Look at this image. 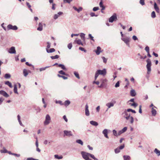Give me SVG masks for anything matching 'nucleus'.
I'll use <instances>...</instances> for the list:
<instances>
[{
  "instance_id": "nucleus-21",
  "label": "nucleus",
  "mask_w": 160,
  "mask_h": 160,
  "mask_svg": "<svg viewBox=\"0 0 160 160\" xmlns=\"http://www.w3.org/2000/svg\"><path fill=\"white\" fill-rule=\"evenodd\" d=\"M130 95L132 96H135L136 95V93L135 90L134 89H132L130 91Z\"/></svg>"
},
{
  "instance_id": "nucleus-11",
  "label": "nucleus",
  "mask_w": 160,
  "mask_h": 160,
  "mask_svg": "<svg viewBox=\"0 0 160 160\" xmlns=\"http://www.w3.org/2000/svg\"><path fill=\"white\" fill-rule=\"evenodd\" d=\"M115 103V102H108L106 104V106L108 107V109L114 106V104Z\"/></svg>"
},
{
  "instance_id": "nucleus-43",
  "label": "nucleus",
  "mask_w": 160,
  "mask_h": 160,
  "mask_svg": "<svg viewBox=\"0 0 160 160\" xmlns=\"http://www.w3.org/2000/svg\"><path fill=\"white\" fill-rule=\"evenodd\" d=\"M112 133L113 135L115 136H118V133H117V131L115 130H112Z\"/></svg>"
},
{
  "instance_id": "nucleus-6",
  "label": "nucleus",
  "mask_w": 160,
  "mask_h": 160,
  "mask_svg": "<svg viewBox=\"0 0 160 160\" xmlns=\"http://www.w3.org/2000/svg\"><path fill=\"white\" fill-rule=\"evenodd\" d=\"M51 120V118L48 114H47L45 117V120L44 122V124L45 125H47L50 123V121Z\"/></svg>"
},
{
  "instance_id": "nucleus-32",
  "label": "nucleus",
  "mask_w": 160,
  "mask_h": 160,
  "mask_svg": "<svg viewBox=\"0 0 160 160\" xmlns=\"http://www.w3.org/2000/svg\"><path fill=\"white\" fill-rule=\"evenodd\" d=\"M11 77V75L9 73H6L5 74L4 78L6 79H9Z\"/></svg>"
},
{
  "instance_id": "nucleus-8",
  "label": "nucleus",
  "mask_w": 160,
  "mask_h": 160,
  "mask_svg": "<svg viewBox=\"0 0 160 160\" xmlns=\"http://www.w3.org/2000/svg\"><path fill=\"white\" fill-rule=\"evenodd\" d=\"M64 132V136H72V132L71 131H68L67 130H64L63 131Z\"/></svg>"
},
{
  "instance_id": "nucleus-37",
  "label": "nucleus",
  "mask_w": 160,
  "mask_h": 160,
  "mask_svg": "<svg viewBox=\"0 0 160 160\" xmlns=\"http://www.w3.org/2000/svg\"><path fill=\"white\" fill-rule=\"evenodd\" d=\"M129 104L131 106H133L134 108H136L138 106V104L135 103V102H134L133 103H129Z\"/></svg>"
},
{
  "instance_id": "nucleus-52",
  "label": "nucleus",
  "mask_w": 160,
  "mask_h": 160,
  "mask_svg": "<svg viewBox=\"0 0 160 160\" xmlns=\"http://www.w3.org/2000/svg\"><path fill=\"white\" fill-rule=\"evenodd\" d=\"M72 47V44L71 43H69L68 45V47L69 49H71Z\"/></svg>"
},
{
  "instance_id": "nucleus-44",
  "label": "nucleus",
  "mask_w": 160,
  "mask_h": 160,
  "mask_svg": "<svg viewBox=\"0 0 160 160\" xmlns=\"http://www.w3.org/2000/svg\"><path fill=\"white\" fill-rule=\"evenodd\" d=\"M102 60H103V62L105 63H106V62H107V58H106L105 57H102Z\"/></svg>"
},
{
  "instance_id": "nucleus-61",
  "label": "nucleus",
  "mask_w": 160,
  "mask_h": 160,
  "mask_svg": "<svg viewBox=\"0 0 160 160\" xmlns=\"http://www.w3.org/2000/svg\"><path fill=\"white\" fill-rule=\"evenodd\" d=\"M119 81H118L115 84V87L116 88H118L119 86Z\"/></svg>"
},
{
  "instance_id": "nucleus-14",
  "label": "nucleus",
  "mask_w": 160,
  "mask_h": 160,
  "mask_svg": "<svg viewBox=\"0 0 160 160\" xmlns=\"http://www.w3.org/2000/svg\"><path fill=\"white\" fill-rule=\"evenodd\" d=\"M88 104H86L85 106V115L87 116H89V112L88 110Z\"/></svg>"
},
{
  "instance_id": "nucleus-1",
  "label": "nucleus",
  "mask_w": 160,
  "mask_h": 160,
  "mask_svg": "<svg viewBox=\"0 0 160 160\" xmlns=\"http://www.w3.org/2000/svg\"><path fill=\"white\" fill-rule=\"evenodd\" d=\"M107 72L105 68H104L102 70H98L96 72L94 78L95 80H96L98 78V76L100 75H102L103 76H105Z\"/></svg>"
},
{
  "instance_id": "nucleus-35",
  "label": "nucleus",
  "mask_w": 160,
  "mask_h": 160,
  "mask_svg": "<svg viewBox=\"0 0 160 160\" xmlns=\"http://www.w3.org/2000/svg\"><path fill=\"white\" fill-rule=\"evenodd\" d=\"M90 157L93 159L94 160H98V159L95 157V156L92 154L90 153Z\"/></svg>"
},
{
  "instance_id": "nucleus-33",
  "label": "nucleus",
  "mask_w": 160,
  "mask_h": 160,
  "mask_svg": "<svg viewBox=\"0 0 160 160\" xmlns=\"http://www.w3.org/2000/svg\"><path fill=\"white\" fill-rule=\"evenodd\" d=\"M77 43L79 45H81L82 46L83 45V43L82 42L81 40L80 39H78L76 41Z\"/></svg>"
},
{
  "instance_id": "nucleus-62",
  "label": "nucleus",
  "mask_w": 160,
  "mask_h": 160,
  "mask_svg": "<svg viewBox=\"0 0 160 160\" xmlns=\"http://www.w3.org/2000/svg\"><path fill=\"white\" fill-rule=\"evenodd\" d=\"M80 50H81L82 51H84V52H86V50H85L84 48L82 47H80L79 48Z\"/></svg>"
},
{
  "instance_id": "nucleus-30",
  "label": "nucleus",
  "mask_w": 160,
  "mask_h": 160,
  "mask_svg": "<svg viewBox=\"0 0 160 160\" xmlns=\"http://www.w3.org/2000/svg\"><path fill=\"white\" fill-rule=\"evenodd\" d=\"M154 152L157 154L158 156H160V151L158 150L157 148L154 149Z\"/></svg>"
},
{
  "instance_id": "nucleus-20",
  "label": "nucleus",
  "mask_w": 160,
  "mask_h": 160,
  "mask_svg": "<svg viewBox=\"0 0 160 160\" xmlns=\"http://www.w3.org/2000/svg\"><path fill=\"white\" fill-rule=\"evenodd\" d=\"M17 118H18V121L19 122V123L20 124V125L22 126H23V127H24V125L22 124L21 121V120H20V118H20V116L19 115H18L17 116Z\"/></svg>"
},
{
  "instance_id": "nucleus-27",
  "label": "nucleus",
  "mask_w": 160,
  "mask_h": 160,
  "mask_svg": "<svg viewBox=\"0 0 160 160\" xmlns=\"http://www.w3.org/2000/svg\"><path fill=\"white\" fill-rule=\"evenodd\" d=\"M70 103V102L68 100H66L64 102V105L67 107V106H68Z\"/></svg>"
},
{
  "instance_id": "nucleus-57",
  "label": "nucleus",
  "mask_w": 160,
  "mask_h": 160,
  "mask_svg": "<svg viewBox=\"0 0 160 160\" xmlns=\"http://www.w3.org/2000/svg\"><path fill=\"white\" fill-rule=\"evenodd\" d=\"M127 129V127H124L121 130L122 131L123 133L125 132Z\"/></svg>"
},
{
  "instance_id": "nucleus-34",
  "label": "nucleus",
  "mask_w": 160,
  "mask_h": 160,
  "mask_svg": "<svg viewBox=\"0 0 160 160\" xmlns=\"http://www.w3.org/2000/svg\"><path fill=\"white\" fill-rule=\"evenodd\" d=\"M85 34L83 33H80V36L81 37V38L83 40H84L85 39Z\"/></svg>"
},
{
  "instance_id": "nucleus-3",
  "label": "nucleus",
  "mask_w": 160,
  "mask_h": 160,
  "mask_svg": "<svg viewBox=\"0 0 160 160\" xmlns=\"http://www.w3.org/2000/svg\"><path fill=\"white\" fill-rule=\"evenodd\" d=\"M82 156L83 159L87 160L89 158L90 153L84 151H82L81 152Z\"/></svg>"
},
{
  "instance_id": "nucleus-28",
  "label": "nucleus",
  "mask_w": 160,
  "mask_h": 160,
  "mask_svg": "<svg viewBox=\"0 0 160 160\" xmlns=\"http://www.w3.org/2000/svg\"><path fill=\"white\" fill-rule=\"evenodd\" d=\"M46 51L48 53H51L54 52L55 51V49L53 48H51L49 50L46 49Z\"/></svg>"
},
{
  "instance_id": "nucleus-29",
  "label": "nucleus",
  "mask_w": 160,
  "mask_h": 160,
  "mask_svg": "<svg viewBox=\"0 0 160 160\" xmlns=\"http://www.w3.org/2000/svg\"><path fill=\"white\" fill-rule=\"evenodd\" d=\"M58 66L59 67H61L62 69L64 70H66L67 69L65 67V66L64 65L62 64H59L58 65Z\"/></svg>"
},
{
  "instance_id": "nucleus-18",
  "label": "nucleus",
  "mask_w": 160,
  "mask_h": 160,
  "mask_svg": "<svg viewBox=\"0 0 160 160\" xmlns=\"http://www.w3.org/2000/svg\"><path fill=\"white\" fill-rule=\"evenodd\" d=\"M43 29L42 25L41 22H39L38 24V28L37 29L39 31H42Z\"/></svg>"
},
{
  "instance_id": "nucleus-25",
  "label": "nucleus",
  "mask_w": 160,
  "mask_h": 160,
  "mask_svg": "<svg viewBox=\"0 0 160 160\" xmlns=\"http://www.w3.org/2000/svg\"><path fill=\"white\" fill-rule=\"evenodd\" d=\"M13 91L15 93L18 94V93L17 91V86L16 84L14 85Z\"/></svg>"
},
{
  "instance_id": "nucleus-56",
  "label": "nucleus",
  "mask_w": 160,
  "mask_h": 160,
  "mask_svg": "<svg viewBox=\"0 0 160 160\" xmlns=\"http://www.w3.org/2000/svg\"><path fill=\"white\" fill-rule=\"evenodd\" d=\"M72 0H63V2L64 3H70V2H71Z\"/></svg>"
},
{
  "instance_id": "nucleus-51",
  "label": "nucleus",
  "mask_w": 160,
  "mask_h": 160,
  "mask_svg": "<svg viewBox=\"0 0 160 160\" xmlns=\"http://www.w3.org/2000/svg\"><path fill=\"white\" fill-rule=\"evenodd\" d=\"M140 3L142 6L144 5V0H140L139 2Z\"/></svg>"
},
{
  "instance_id": "nucleus-40",
  "label": "nucleus",
  "mask_w": 160,
  "mask_h": 160,
  "mask_svg": "<svg viewBox=\"0 0 160 160\" xmlns=\"http://www.w3.org/2000/svg\"><path fill=\"white\" fill-rule=\"evenodd\" d=\"M128 120L132 124L134 122V119L132 116L131 117V118H130Z\"/></svg>"
},
{
  "instance_id": "nucleus-58",
  "label": "nucleus",
  "mask_w": 160,
  "mask_h": 160,
  "mask_svg": "<svg viewBox=\"0 0 160 160\" xmlns=\"http://www.w3.org/2000/svg\"><path fill=\"white\" fill-rule=\"evenodd\" d=\"M59 73L61 74L64 75H66L65 73L62 70H61L58 72Z\"/></svg>"
},
{
  "instance_id": "nucleus-9",
  "label": "nucleus",
  "mask_w": 160,
  "mask_h": 160,
  "mask_svg": "<svg viewBox=\"0 0 160 160\" xmlns=\"http://www.w3.org/2000/svg\"><path fill=\"white\" fill-rule=\"evenodd\" d=\"M9 53L11 54H15L16 53V51L15 49V48L14 47H11L8 51Z\"/></svg>"
},
{
  "instance_id": "nucleus-53",
  "label": "nucleus",
  "mask_w": 160,
  "mask_h": 160,
  "mask_svg": "<svg viewBox=\"0 0 160 160\" xmlns=\"http://www.w3.org/2000/svg\"><path fill=\"white\" fill-rule=\"evenodd\" d=\"M90 15L92 17L94 16L97 17L98 16V15H95V13L93 12H91L90 13Z\"/></svg>"
},
{
  "instance_id": "nucleus-38",
  "label": "nucleus",
  "mask_w": 160,
  "mask_h": 160,
  "mask_svg": "<svg viewBox=\"0 0 160 160\" xmlns=\"http://www.w3.org/2000/svg\"><path fill=\"white\" fill-rule=\"evenodd\" d=\"M54 157L55 158L58 159H61L62 158V156H59L58 155H54Z\"/></svg>"
},
{
  "instance_id": "nucleus-48",
  "label": "nucleus",
  "mask_w": 160,
  "mask_h": 160,
  "mask_svg": "<svg viewBox=\"0 0 160 160\" xmlns=\"http://www.w3.org/2000/svg\"><path fill=\"white\" fill-rule=\"evenodd\" d=\"M120 149L118 148L115 149V152L116 153H117L120 152Z\"/></svg>"
},
{
  "instance_id": "nucleus-39",
  "label": "nucleus",
  "mask_w": 160,
  "mask_h": 160,
  "mask_svg": "<svg viewBox=\"0 0 160 160\" xmlns=\"http://www.w3.org/2000/svg\"><path fill=\"white\" fill-rule=\"evenodd\" d=\"M156 14L154 11H153L151 13V17L152 18H154L156 17Z\"/></svg>"
},
{
  "instance_id": "nucleus-24",
  "label": "nucleus",
  "mask_w": 160,
  "mask_h": 160,
  "mask_svg": "<svg viewBox=\"0 0 160 160\" xmlns=\"http://www.w3.org/2000/svg\"><path fill=\"white\" fill-rule=\"evenodd\" d=\"M5 84L8 85L9 87L11 88H12V87L11 83L8 81L5 82Z\"/></svg>"
},
{
  "instance_id": "nucleus-60",
  "label": "nucleus",
  "mask_w": 160,
  "mask_h": 160,
  "mask_svg": "<svg viewBox=\"0 0 160 160\" xmlns=\"http://www.w3.org/2000/svg\"><path fill=\"white\" fill-rule=\"evenodd\" d=\"M145 50L147 52H149V48L148 46H146L145 48Z\"/></svg>"
},
{
  "instance_id": "nucleus-36",
  "label": "nucleus",
  "mask_w": 160,
  "mask_h": 160,
  "mask_svg": "<svg viewBox=\"0 0 160 160\" xmlns=\"http://www.w3.org/2000/svg\"><path fill=\"white\" fill-rule=\"evenodd\" d=\"M52 59H58L59 58V56L58 55H56L55 56H52L50 57Z\"/></svg>"
},
{
  "instance_id": "nucleus-42",
  "label": "nucleus",
  "mask_w": 160,
  "mask_h": 160,
  "mask_svg": "<svg viewBox=\"0 0 160 160\" xmlns=\"http://www.w3.org/2000/svg\"><path fill=\"white\" fill-rule=\"evenodd\" d=\"M127 111L128 112H132L133 113H136V112L133 110L132 109H127Z\"/></svg>"
},
{
  "instance_id": "nucleus-16",
  "label": "nucleus",
  "mask_w": 160,
  "mask_h": 160,
  "mask_svg": "<svg viewBox=\"0 0 160 160\" xmlns=\"http://www.w3.org/2000/svg\"><path fill=\"white\" fill-rule=\"evenodd\" d=\"M63 14V12H59L57 14H55L54 15L53 18L54 19H57L60 15H62Z\"/></svg>"
},
{
  "instance_id": "nucleus-17",
  "label": "nucleus",
  "mask_w": 160,
  "mask_h": 160,
  "mask_svg": "<svg viewBox=\"0 0 160 160\" xmlns=\"http://www.w3.org/2000/svg\"><path fill=\"white\" fill-rule=\"evenodd\" d=\"M154 7L156 12H157L158 13H159V9L158 7V6L156 3L155 2H154Z\"/></svg>"
},
{
  "instance_id": "nucleus-23",
  "label": "nucleus",
  "mask_w": 160,
  "mask_h": 160,
  "mask_svg": "<svg viewBox=\"0 0 160 160\" xmlns=\"http://www.w3.org/2000/svg\"><path fill=\"white\" fill-rule=\"evenodd\" d=\"M23 73L24 76L25 77H26L28 74V70L26 69H24L23 70Z\"/></svg>"
},
{
  "instance_id": "nucleus-22",
  "label": "nucleus",
  "mask_w": 160,
  "mask_h": 160,
  "mask_svg": "<svg viewBox=\"0 0 160 160\" xmlns=\"http://www.w3.org/2000/svg\"><path fill=\"white\" fill-rule=\"evenodd\" d=\"M152 114L153 116H155L156 114L157 111L155 109H154L153 108H152Z\"/></svg>"
},
{
  "instance_id": "nucleus-2",
  "label": "nucleus",
  "mask_w": 160,
  "mask_h": 160,
  "mask_svg": "<svg viewBox=\"0 0 160 160\" xmlns=\"http://www.w3.org/2000/svg\"><path fill=\"white\" fill-rule=\"evenodd\" d=\"M147 64L146 65L147 68V74H149L150 72L151 71V62L150 59L148 58L146 60Z\"/></svg>"
},
{
  "instance_id": "nucleus-59",
  "label": "nucleus",
  "mask_w": 160,
  "mask_h": 160,
  "mask_svg": "<svg viewBox=\"0 0 160 160\" xmlns=\"http://www.w3.org/2000/svg\"><path fill=\"white\" fill-rule=\"evenodd\" d=\"M99 8L98 7H94L93 8V10L94 11H96L97 10H99Z\"/></svg>"
},
{
  "instance_id": "nucleus-47",
  "label": "nucleus",
  "mask_w": 160,
  "mask_h": 160,
  "mask_svg": "<svg viewBox=\"0 0 160 160\" xmlns=\"http://www.w3.org/2000/svg\"><path fill=\"white\" fill-rule=\"evenodd\" d=\"M55 102L56 103H59V104L60 105H63L64 104L62 103V101H60V100H59V101H57L56 100V101H55Z\"/></svg>"
},
{
  "instance_id": "nucleus-31",
  "label": "nucleus",
  "mask_w": 160,
  "mask_h": 160,
  "mask_svg": "<svg viewBox=\"0 0 160 160\" xmlns=\"http://www.w3.org/2000/svg\"><path fill=\"white\" fill-rule=\"evenodd\" d=\"M76 142L81 144V145H83V142L81 139H78L76 140Z\"/></svg>"
},
{
  "instance_id": "nucleus-64",
  "label": "nucleus",
  "mask_w": 160,
  "mask_h": 160,
  "mask_svg": "<svg viewBox=\"0 0 160 160\" xmlns=\"http://www.w3.org/2000/svg\"><path fill=\"white\" fill-rule=\"evenodd\" d=\"M124 147V145L123 144L122 145L120 146L119 147H118L120 150H122L123 149Z\"/></svg>"
},
{
  "instance_id": "nucleus-5",
  "label": "nucleus",
  "mask_w": 160,
  "mask_h": 160,
  "mask_svg": "<svg viewBox=\"0 0 160 160\" xmlns=\"http://www.w3.org/2000/svg\"><path fill=\"white\" fill-rule=\"evenodd\" d=\"M117 20V15L116 13H114L112 16L109 18V22H112L114 21H116Z\"/></svg>"
},
{
  "instance_id": "nucleus-54",
  "label": "nucleus",
  "mask_w": 160,
  "mask_h": 160,
  "mask_svg": "<svg viewBox=\"0 0 160 160\" xmlns=\"http://www.w3.org/2000/svg\"><path fill=\"white\" fill-rule=\"evenodd\" d=\"M26 65H27L28 66H32V68H33V69H34V66H33L31 64H29V62H26Z\"/></svg>"
},
{
  "instance_id": "nucleus-63",
  "label": "nucleus",
  "mask_w": 160,
  "mask_h": 160,
  "mask_svg": "<svg viewBox=\"0 0 160 160\" xmlns=\"http://www.w3.org/2000/svg\"><path fill=\"white\" fill-rule=\"evenodd\" d=\"M8 151L6 149H4V150H2L1 151V153H7L8 152Z\"/></svg>"
},
{
  "instance_id": "nucleus-55",
  "label": "nucleus",
  "mask_w": 160,
  "mask_h": 160,
  "mask_svg": "<svg viewBox=\"0 0 160 160\" xmlns=\"http://www.w3.org/2000/svg\"><path fill=\"white\" fill-rule=\"evenodd\" d=\"M88 37L91 40H92V41H94L93 37H92V35L91 34H88Z\"/></svg>"
},
{
  "instance_id": "nucleus-10",
  "label": "nucleus",
  "mask_w": 160,
  "mask_h": 160,
  "mask_svg": "<svg viewBox=\"0 0 160 160\" xmlns=\"http://www.w3.org/2000/svg\"><path fill=\"white\" fill-rule=\"evenodd\" d=\"M107 81L106 79H102L101 80V83L100 86H98L99 88H102L106 85V83Z\"/></svg>"
},
{
  "instance_id": "nucleus-49",
  "label": "nucleus",
  "mask_w": 160,
  "mask_h": 160,
  "mask_svg": "<svg viewBox=\"0 0 160 160\" xmlns=\"http://www.w3.org/2000/svg\"><path fill=\"white\" fill-rule=\"evenodd\" d=\"M47 48H46V49H48L49 48H50V46H51V43L50 42H47Z\"/></svg>"
},
{
  "instance_id": "nucleus-4",
  "label": "nucleus",
  "mask_w": 160,
  "mask_h": 160,
  "mask_svg": "<svg viewBox=\"0 0 160 160\" xmlns=\"http://www.w3.org/2000/svg\"><path fill=\"white\" fill-rule=\"evenodd\" d=\"M130 38L128 37H125L122 38H121V39L126 44L128 47H130Z\"/></svg>"
},
{
  "instance_id": "nucleus-15",
  "label": "nucleus",
  "mask_w": 160,
  "mask_h": 160,
  "mask_svg": "<svg viewBox=\"0 0 160 160\" xmlns=\"http://www.w3.org/2000/svg\"><path fill=\"white\" fill-rule=\"evenodd\" d=\"M0 94L6 98L8 97L9 96V95L6 92L3 90L0 91Z\"/></svg>"
},
{
  "instance_id": "nucleus-50",
  "label": "nucleus",
  "mask_w": 160,
  "mask_h": 160,
  "mask_svg": "<svg viewBox=\"0 0 160 160\" xmlns=\"http://www.w3.org/2000/svg\"><path fill=\"white\" fill-rule=\"evenodd\" d=\"M99 6L101 8L105 7L103 5V2H102V0H101V1L99 3Z\"/></svg>"
},
{
  "instance_id": "nucleus-7",
  "label": "nucleus",
  "mask_w": 160,
  "mask_h": 160,
  "mask_svg": "<svg viewBox=\"0 0 160 160\" xmlns=\"http://www.w3.org/2000/svg\"><path fill=\"white\" fill-rule=\"evenodd\" d=\"M7 29L8 30L12 29L14 30H16L18 29V27L15 25L13 26L11 24H9L7 26Z\"/></svg>"
},
{
  "instance_id": "nucleus-19",
  "label": "nucleus",
  "mask_w": 160,
  "mask_h": 160,
  "mask_svg": "<svg viewBox=\"0 0 160 160\" xmlns=\"http://www.w3.org/2000/svg\"><path fill=\"white\" fill-rule=\"evenodd\" d=\"M90 123L91 125L95 126H97L98 124V123L97 122L93 121H90Z\"/></svg>"
},
{
  "instance_id": "nucleus-41",
  "label": "nucleus",
  "mask_w": 160,
  "mask_h": 160,
  "mask_svg": "<svg viewBox=\"0 0 160 160\" xmlns=\"http://www.w3.org/2000/svg\"><path fill=\"white\" fill-rule=\"evenodd\" d=\"M74 74L75 76L78 78L80 79V77L78 72H74Z\"/></svg>"
},
{
  "instance_id": "nucleus-12",
  "label": "nucleus",
  "mask_w": 160,
  "mask_h": 160,
  "mask_svg": "<svg viewBox=\"0 0 160 160\" xmlns=\"http://www.w3.org/2000/svg\"><path fill=\"white\" fill-rule=\"evenodd\" d=\"M94 51L97 55H99L100 52H102V51L101 50V48L99 46L98 47L97 49L94 50Z\"/></svg>"
},
{
  "instance_id": "nucleus-13",
  "label": "nucleus",
  "mask_w": 160,
  "mask_h": 160,
  "mask_svg": "<svg viewBox=\"0 0 160 160\" xmlns=\"http://www.w3.org/2000/svg\"><path fill=\"white\" fill-rule=\"evenodd\" d=\"M102 133L104 134V137L107 138H109L108 136V130L106 129H104L102 132Z\"/></svg>"
},
{
  "instance_id": "nucleus-26",
  "label": "nucleus",
  "mask_w": 160,
  "mask_h": 160,
  "mask_svg": "<svg viewBox=\"0 0 160 160\" xmlns=\"http://www.w3.org/2000/svg\"><path fill=\"white\" fill-rule=\"evenodd\" d=\"M123 158L124 160H130L131 159L130 156L128 155H124Z\"/></svg>"
},
{
  "instance_id": "nucleus-46",
  "label": "nucleus",
  "mask_w": 160,
  "mask_h": 160,
  "mask_svg": "<svg viewBox=\"0 0 160 160\" xmlns=\"http://www.w3.org/2000/svg\"><path fill=\"white\" fill-rule=\"evenodd\" d=\"M49 67V66H47L44 68H40L39 69L40 71L41 72L42 71L45 70L47 68H48Z\"/></svg>"
},
{
  "instance_id": "nucleus-45",
  "label": "nucleus",
  "mask_w": 160,
  "mask_h": 160,
  "mask_svg": "<svg viewBox=\"0 0 160 160\" xmlns=\"http://www.w3.org/2000/svg\"><path fill=\"white\" fill-rule=\"evenodd\" d=\"M58 76L59 77L62 78L64 79H68V78L67 77L63 76L59 74H58Z\"/></svg>"
}]
</instances>
